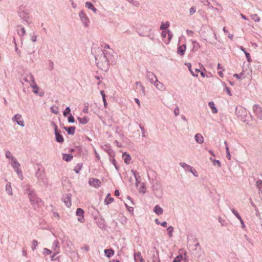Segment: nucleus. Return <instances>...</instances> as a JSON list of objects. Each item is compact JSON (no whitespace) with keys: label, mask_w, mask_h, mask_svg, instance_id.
I'll return each mask as SVG.
<instances>
[{"label":"nucleus","mask_w":262,"mask_h":262,"mask_svg":"<svg viewBox=\"0 0 262 262\" xmlns=\"http://www.w3.org/2000/svg\"><path fill=\"white\" fill-rule=\"evenodd\" d=\"M231 211L238 219H241V216L239 215L237 211H236L234 208H232Z\"/></svg>","instance_id":"obj_49"},{"label":"nucleus","mask_w":262,"mask_h":262,"mask_svg":"<svg viewBox=\"0 0 262 262\" xmlns=\"http://www.w3.org/2000/svg\"><path fill=\"white\" fill-rule=\"evenodd\" d=\"M226 154H227V158L228 160H230L231 158V156L230 154V152H229V147L228 146H227L226 147Z\"/></svg>","instance_id":"obj_50"},{"label":"nucleus","mask_w":262,"mask_h":262,"mask_svg":"<svg viewBox=\"0 0 262 262\" xmlns=\"http://www.w3.org/2000/svg\"><path fill=\"white\" fill-rule=\"evenodd\" d=\"M122 158L126 164H129L132 159L130 155L126 154V152H124L122 154Z\"/></svg>","instance_id":"obj_18"},{"label":"nucleus","mask_w":262,"mask_h":262,"mask_svg":"<svg viewBox=\"0 0 262 262\" xmlns=\"http://www.w3.org/2000/svg\"><path fill=\"white\" fill-rule=\"evenodd\" d=\"M132 172L133 173V175L136 179V182H139V180H138V178H140V177L139 176L138 177H137V174H136V173L135 171L134 170H132Z\"/></svg>","instance_id":"obj_60"},{"label":"nucleus","mask_w":262,"mask_h":262,"mask_svg":"<svg viewBox=\"0 0 262 262\" xmlns=\"http://www.w3.org/2000/svg\"><path fill=\"white\" fill-rule=\"evenodd\" d=\"M255 186L259 191L262 193V180L260 179L257 180L255 183Z\"/></svg>","instance_id":"obj_29"},{"label":"nucleus","mask_w":262,"mask_h":262,"mask_svg":"<svg viewBox=\"0 0 262 262\" xmlns=\"http://www.w3.org/2000/svg\"><path fill=\"white\" fill-rule=\"evenodd\" d=\"M179 164L181 166V167H182L183 168H184L186 171L189 172V171L191 170V168H192V167L187 164L186 163H185L184 162H180L179 163Z\"/></svg>","instance_id":"obj_21"},{"label":"nucleus","mask_w":262,"mask_h":262,"mask_svg":"<svg viewBox=\"0 0 262 262\" xmlns=\"http://www.w3.org/2000/svg\"><path fill=\"white\" fill-rule=\"evenodd\" d=\"M78 16L83 27L85 28L89 27L90 24V19L85 11L83 10H81L78 13Z\"/></svg>","instance_id":"obj_2"},{"label":"nucleus","mask_w":262,"mask_h":262,"mask_svg":"<svg viewBox=\"0 0 262 262\" xmlns=\"http://www.w3.org/2000/svg\"><path fill=\"white\" fill-rule=\"evenodd\" d=\"M64 129L67 132L69 135H73L75 132V127L71 126L69 127H64Z\"/></svg>","instance_id":"obj_26"},{"label":"nucleus","mask_w":262,"mask_h":262,"mask_svg":"<svg viewBox=\"0 0 262 262\" xmlns=\"http://www.w3.org/2000/svg\"><path fill=\"white\" fill-rule=\"evenodd\" d=\"M22 80L23 84H24L23 81L27 82L29 85L35 81L33 75L30 73L25 74L23 76Z\"/></svg>","instance_id":"obj_6"},{"label":"nucleus","mask_w":262,"mask_h":262,"mask_svg":"<svg viewBox=\"0 0 262 262\" xmlns=\"http://www.w3.org/2000/svg\"><path fill=\"white\" fill-rule=\"evenodd\" d=\"M250 17L255 22H259L260 20V17L256 14L250 15Z\"/></svg>","instance_id":"obj_39"},{"label":"nucleus","mask_w":262,"mask_h":262,"mask_svg":"<svg viewBox=\"0 0 262 262\" xmlns=\"http://www.w3.org/2000/svg\"><path fill=\"white\" fill-rule=\"evenodd\" d=\"M69 1L71 3L72 8L73 9H76L77 6V4L74 2V0H70Z\"/></svg>","instance_id":"obj_58"},{"label":"nucleus","mask_w":262,"mask_h":262,"mask_svg":"<svg viewBox=\"0 0 262 262\" xmlns=\"http://www.w3.org/2000/svg\"><path fill=\"white\" fill-rule=\"evenodd\" d=\"M28 195L32 205L35 206L40 202V199L33 190L29 189Z\"/></svg>","instance_id":"obj_5"},{"label":"nucleus","mask_w":262,"mask_h":262,"mask_svg":"<svg viewBox=\"0 0 262 262\" xmlns=\"http://www.w3.org/2000/svg\"><path fill=\"white\" fill-rule=\"evenodd\" d=\"M138 259L140 262H145L144 259L141 255L140 252H136L134 253V260L135 262H138Z\"/></svg>","instance_id":"obj_15"},{"label":"nucleus","mask_w":262,"mask_h":262,"mask_svg":"<svg viewBox=\"0 0 262 262\" xmlns=\"http://www.w3.org/2000/svg\"><path fill=\"white\" fill-rule=\"evenodd\" d=\"M182 257V255L180 254L174 258V259L173 260V262H181Z\"/></svg>","instance_id":"obj_46"},{"label":"nucleus","mask_w":262,"mask_h":262,"mask_svg":"<svg viewBox=\"0 0 262 262\" xmlns=\"http://www.w3.org/2000/svg\"><path fill=\"white\" fill-rule=\"evenodd\" d=\"M82 164L81 163H78L76 165L74 168V171L76 173H78L81 170Z\"/></svg>","instance_id":"obj_38"},{"label":"nucleus","mask_w":262,"mask_h":262,"mask_svg":"<svg viewBox=\"0 0 262 262\" xmlns=\"http://www.w3.org/2000/svg\"><path fill=\"white\" fill-rule=\"evenodd\" d=\"M18 15L24 25L30 26L32 23L29 13L26 11H20L19 12Z\"/></svg>","instance_id":"obj_3"},{"label":"nucleus","mask_w":262,"mask_h":262,"mask_svg":"<svg viewBox=\"0 0 262 262\" xmlns=\"http://www.w3.org/2000/svg\"><path fill=\"white\" fill-rule=\"evenodd\" d=\"M30 86L32 88V91L34 94L38 95L40 97H42L44 95V92L42 91H39V88L35 81L31 83L30 84Z\"/></svg>","instance_id":"obj_8"},{"label":"nucleus","mask_w":262,"mask_h":262,"mask_svg":"<svg viewBox=\"0 0 262 262\" xmlns=\"http://www.w3.org/2000/svg\"><path fill=\"white\" fill-rule=\"evenodd\" d=\"M154 212L158 215L163 214V210L159 205H156L154 208Z\"/></svg>","instance_id":"obj_20"},{"label":"nucleus","mask_w":262,"mask_h":262,"mask_svg":"<svg viewBox=\"0 0 262 262\" xmlns=\"http://www.w3.org/2000/svg\"><path fill=\"white\" fill-rule=\"evenodd\" d=\"M169 30H164L162 32V36L163 37V38H165L167 37V36L168 35V34L169 33Z\"/></svg>","instance_id":"obj_53"},{"label":"nucleus","mask_w":262,"mask_h":262,"mask_svg":"<svg viewBox=\"0 0 262 262\" xmlns=\"http://www.w3.org/2000/svg\"><path fill=\"white\" fill-rule=\"evenodd\" d=\"M17 33L20 36H23L26 34V30L25 28L23 27H21L20 29L17 30Z\"/></svg>","instance_id":"obj_43"},{"label":"nucleus","mask_w":262,"mask_h":262,"mask_svg":"<svg viewBox=\"0 0 262 262\" xmlns=\"http://www.w3.org/2000/svg\"><path fill=\"white\" fill-rule=\"evenodd\" d=\"M194 139L195 142L199 144H202L204 140L203 136L200 133L195 134Z\"/></svg>","instance_id":"obj_16"},{"label":"nucleus","mask_w":262,"mask_h":262,"mask_svg":"<svg viewBox=\"0 0 262 262\" xmlns=\"http://www.w3.org/2000/svg\"><path fill=\"white\" fill-rule=\"evenodd\" d=\"M114 201V199L110 196V193H108L104 200V203L106 205H108Z\"/></svg>","instance_id":"obj_27"},{"label":"nucleus","mask_w":262,"mask_h":262,"mask_svg":"<svg viewBox=\"0 0 262 262\" xmlns=\"http://www.w3.org/2000/svg\"><path fill=\"white\" fill-rule=\"evenodd\" d=\"M242 75H243V73H241V74H234L233 75V76H234V77H236V78H237V79H241V77H242Z\"/></svg>","instance_id":"obj_63"},{"label":"nucleus","mask_w":262,"mask_h":262,"mask_svg":"<svg viewBox=\"0 0 262 262\" xmlns=\"http://www.w3.org/2000/svg\"><path fill=\"white\" fill-rule=\"evenodd\" d=\"M209 106L212 109V112L213 114H215L217 112V110L215 106V104L213 101L209 102L208 103Z\"/></svg>","instance_id":"obj_31"},{"label":"nucleus","mask_w":262,"mask_h":262,"mask_svg":"<svg viewBox=\"0 0 262 262\" xmlns=\"http://www.w3.org/2000/svg\"><path fill=\"white\" fill-rule=\"evenodd\" d=\"M52 248L54 251L58 250L60 248L59 245V241L57 239H55L52 243Z\"/></svg>","instance_id":"obj_23"},{"label":"nucleus","mask_w":262,"mask_h":262,"mask_svg":"<svg viewBox=\"0 0 262 262\" xmlns=\"http://www.w3.org/2000/svg\"><path fill=\"white\" fill-rule=\"evenodd\" d=\"M50 110L51 113L54 114H57V113H58V108L57 106H52L50 107Z\"/></svg>","instance_id":"obj_44"},{"label":"nucleus","mask_w":262,"mask_h":262,"mask_svg":"<svg viewBox=\"0 0 262 262\" xmlns=\"http://www.w3.org/2000/svg\"><path fill=\"white\" fill-rule=\"evenodd\" d=\"M170 24L168 21L162 22L160 29L161 30H165L169 27Z\"/></svg>","instance_id":"obj_35"},{"label":"nucleus","mask_w":262,"mask_h":262,"mask_svg":"<svg viewBox=\"0 0 262 262\" xmlns=\"http://www.w3.org/2000/svg\"><path fill=\"white\" fill-rule=\"evenodd\" d=\"M153 84L159 91H163L165 90V85L163 83L159 81L158 80H157Z\"/></svg>","instance_id":"obj_13"},{"label":"nucleus","mask_w":262,"mask_h":262,"mask_svg":"<svg viewBox=\"0 0 262 262\" xmlns=\"http://www.w3.org/2000/svg\"><path fill=\"white\" fill-rule=\"evenodd\" d=\"M152 261L160 262V260L159 257V253L158 251L156 252V253L153 254Z\"/></svg>","instance_id":"obj_37"},{"label":"nucleus","mask_w":262,"mask_h":262,"mask_svg":"<svg viewBox=\"0 0 262 262\" xmlns=\"http://www.w3.org/2000/svg\"><path fill=\"white\" fill-rule=\"evenodd\" d=\"M189 172H190L191 173H192V174L195 177H198V172L197 171L193 168V167L191 168V171H189Z\"/></svg>","instance_id":"obj_56"},{"label":"nucleus","mask_w":262,"mask_h":262,"mask_svg":"<svg viewBox=\"0 0 262 262\" xmlns=\"http://www.w3.org/2000/svg\"><path fill=\"white\" fill-rule=\"evenodd\" d=\"M76 214L79 216L78 217V221L80 223H83L84 221V211L81 208H78L76 210Z\"/></svg>","instance_id":"obj_12"},{"label":"nucleus","mask_w":262,"mask_h":262,"mask_svg":"<svg viewBox=\"0 0 262 262\" xmlns=\"http://www.w3.org/2000/svg\"><path fill=\"white\" fill-rule=\"evenodd\" d=\"M12 120L14 122H16L17 124L21 127L25 126V123L22 116L20 114H15L12 118Z\"/></svg>","instance_id":"obj_7"},{"label":"nucleus","mask_w":262,"mask_h":262,"mask_svg":"<svg viewBox=\"0 0 262 262\" xmlns=\"http://www.w3.org/2000/svg\"><path fill=\"white\" fill-rule=\"evenodd\" d=\"M63 202L67 207H71L72 204H71V199L70 196H69V195L66 196L63 198Z\"/></svg>","instance_id":"obj_22"},{"label":"nucleus","mask_w":262,"mask_h":262,"mask_svg":"<svg viewBox=\"0 0 262 262\" xmlns=\"http://www.w3.org/2000/svg\"><path fill=\"white\" fill-rule=\"evenodd\" d=\"M185 65H186L190 72L191 74L194 77H198V74H195L194 72L191 69V65L190 63H186Z\"/></svg>","instance_id":"obj_41"},{"label":"nucleus","mask_w":262,"mask_h":262,"mask_svg":"<svg viewBox=\"0 0 262 262\" xmlns=\"http://www.w3.org/2000/svg\"><path fill=\"white\" fill-rule=\"evenodd\" d=\"M145 76L148 81L152 84L158 80L155 74L150 71L146 72Z\"/></svg>","instance_id":"obj_9"},{"label":"nucleus","mask_w":262,"mask_h":262,"mask_svg":"<svg viewBox=\"0 0 262 262\" xmlns=\"http://www.w3.org/2000/svg\"><path fill=\"white\" fill-rule=\"evenodd\" d=\"M212 164L213 166H217L219 167L221 166V163L218 160H214V161H213Z\"/></svg>","instance_id":"obj_47"},{"label":"nucleus","mask_w":262,"mask_h":262,"mask_svg":"<svg viewBox=\"0 0 262 262\" xmlns=\"http://www.w3.org/2000/svg\"><path fill=\"white\" fill-rule=\"evenodd\" d=\"M92 53L94 54L97 67L102 71H107L110 67L109 59L111 55L106 50H103L100 48H94Z\"/></svg>","instance_id":"obj_1"},{"label":"nucleus","mask_w":262,"mask_h":262,"mask_svg":"<svg viewBox=\"0 0 262 262\" xmlns=\"http://www.w3.org/2000/svg\"><path fill=\"white\" fill-rule=\"evenodd\" d=\"M196 11V8L195 7L192 6L189 9V13L190 15L194 14Z\"/></svg>","instance_id":"obj_55"},{"label":"nucleus","mask_w":262,"mask_h":262,"mask_svg":"<svg viewBox=\"0 0 262 262\" xmlns=\"http://www.w3.org/2000/svg\"><path fill=\"white\" fill-rule=\"evenodd\" d=\"M78 120L80 123L85 124L88 122L89 119L88 117L84 116L83 117H78Z\"/></svg>","instance_id":"obj_25"},{"label":"nucleus","mask_w":262,"mask_h":262,"mask_svg":"<svg viewBox=\"0 0 262 262\" xmlns=\"http://www.w3.org/2000/svg\"><path fill=\"white\" fill-rule=\"evenodd\" d=\"M253 110L257 116L260 119H262V108L257 104H255L253 106Z\"/></svg>","instance_id":"obj_10"},{"label":"nucleus","mask_w":262,"mask_h":262,"mask_svg":"<svg viewBox=\"0 0 262 262\" xmlns=\"http://www.w3.org/2000/svg\"><path fill=\"white\" fill-rule=\"evenodd\" d=\"M136 84L137 85H139L140 86V88L141 89V90H142V91L144 93L145 92V88L144 87V86L141 84V83L139 81H137L136 82Z\"/></svg>","instance_id":"obj_54"},{"label":"nucleus","mask_w":262,"mask_h":262,"mask_svg":"<svg viewBox=\"0 0 262 262\" xmlns=\"http://www.w3.org/2000/svg\"><path fill=\"white\" fill-rule=\"evenodd\" d=\"M11 164L13 169L18 168L20 166V164L16 158H14L11 161Z\"/></svg>","instance_id":"obj_28"},{"label":"nucleus","mask_w":262,"mask_h":262,"mask_svg":"<svg viewBox=\"0 0 262 262\" xmlns=\"http://www.w3.org/2000/svg\"><path fill=\"white\" fill-rule=\"evenodd\" d=\"M75 120L74 117L72 116V115L71 114L70 116L68 118V122L70 123H73L74 122Z\"/></svg>","instance_id":"obj_59"},{"label":"nucleus","mask_w":262,"mask_h":262,"mask_svg":"<svg viewBox=\"0 0 262 262\" xmlns=\"http://www.w3.org/2000/svg\"><path fill=\"white\" fill-rule=\"evenodd\" d=\"M6 191L9 195H13V191L11 187V184L10 182H8L5 186Z\"/></svg>","instance_id":"obj_17"},{"label":"nucleus","mask_w":262,"mask_h":262,"mask_svg":"<svg viewBox=\"0 0 262 262\" xmlns=\"http://www.w3.org/2000/svg\"><path fill=\"white\" fill-rule=\"evenodd\" d=\"M212 1L214 2V5L215 6L219 7V8H222V5H221V4L219 3L218 2L215 1V0H212Z\"/></svg>","instance_id":"obj_62"},{"label":"nucleus","mask_w":262,"mask_h":262,"mask_svg":"<svg viewBox=\"0 0 262 262\" xmlns=\"http://www.w3.org/2000/svg\"><path fill=\"white\" fill-rule=\"evenodd\" d=\"M173 228L172 226H169L167 228V231L168 232V234L169 237H172V232H173Z\"/></svg>","instance_id":"obj_42"},{"label":"nucleus","mask_w":262,"mask_h":262,"mask_svg":"<svg viewBox=\"0 0 262 262\" xmlns=\"http://www.w3.org/2000/svg\"><path fill=\"white\" fill-rule=\"evenodd\" d=\"M52 251L50 249L45 248L43 249V254L45 255H49L51 253Z\"/></svg>","instance_id":"obj_51"},{"label":"nucleus","mask_w":262,"mask_h":262,"mask_svg":"<svg viewBox=\"0 0 262 262\" xmlns=\"http://www.w3.org/2000/svg\"><path fill=\"white\" fill-rule=\"evenodd\" d=\"M62 159L66 161L69 162L72 160L73 156L70 154H63Z\"/></svg>","instance_id":"obj_32"},{"label":"nucleus","mask_w":262,"mask_h":262,"mask_svg":"<svg viewBox=\"0 0 262 262\" xmlns=\"http://www.w3.org/2000/svg\"><path fill=\"white\" fill-rule=\"evenodd\" d=\"M186 49V45L184 44L182 46H180L178 48L177 53L181 56H183L185 54Z\"/></svg>","instance_id":"obj_14"},{"label":"nucleus","mask_w":262,"mask_h":262,"mask_svg":"<svg viewBox=\"0 0 262 262\" xmlns=\"http://www.w3.org/2000/svg\"><path fill=\"white\" fill-rule=\"evenodd\" d=\"M32 249L33 250H34L36 248V247L38 245V242L36 240L33 239L32 241Z\"/></svg>","instance_id":"obj_45"},{"label":"nucleus","mask_w":262,"mask_h":262,"mask_svg":"<svg viewBox=\"0 0 262 262\" xmlns=\"http://www.w3.org/2000/svg\"><path fill=\"white\" fill-rule=\"evenodd\" d=\"M192 43L193 45V50L194 51H197L200 48V44L195 40H192Z\"/></svg>","instance_id":"obj_36"},{"label":"nucleus","mask_w":262,"mask_h":262,"mask_svg":"<svg viewBox=\"0 0 262 262\" xmlns=\"http://www.w3.org/2000/svg\"><path fill=\"white\" fill-rule=\"evenodd\" d=\"M104 253L107 257H111L114 255V251L112 249H105L104 250Z\"/></svg>","instance_id":"obj_33"},{"label":"nucleus","mask_w":262,"mask_h":262,"mask_svg":"<svg viewBox=\"0 0 262 262\" xmlns=\"http://www.w3.org/2000/svg\"><path fill=\"white\" fill-rule=\"evenodd\" d=\"M85 6L88 9L91 10L94 13H96L97 11V9L94 6V5L91 3L89 2H86L85 3Z\"/></svg>","instance_id":"obj_19"},{"label":"nucleus","mask_w":262,"mask_h":262,"mask_svg":"<svg viewBox=\"0 0 262 262\" xmlns=\"http://www.w3.org/2000/svg\"><path fill=\"white\" fill-rule=\"evenodd\" d=\"M31 40L33 41V42H35L37 40V36L35 34H34L33 35H32L31 37Z\"/></svg>","instance_id":"obj_64"},{"label":"nucleus","mask_w":262,"mask_h":262,"mask_svg":"<svg viewBox=\"0 0 262 262\" xmlns=\"http://www.w3.org/2000/svg\"><path fill=\"white\" fill-rule=\"evenodd\" d=\"M6 157L10 160L11 161L15 158L12 156L11 152L9 150H7L5 153Z\"/></svg>","instance_id":"obj_40"},{"label":"nucleus","mask_w":262,"mask_h":262,"mask_svg":"<svg viewBox=\"0 0 262 262\" xmlns=\"http://www.w3.org/2000/svg\"><path fill=\"white\" fill-rule=\"evenodd\" d=\"M202 3H203L204 5L207 6L210 9H215L217 11H219V10L216 8H214L213 6L210 5V2L208 1V0H200Z\"/></svg>","instance_id":"obj_24"},{"label":"nucleus","mask_w":262,"mask_h":262,"mask_svg":"<svg viewBox=\"0 0 262 262\" xmlns=\"http://www.w3.org/2000/svg\"><path fill=\"white\" fill-rule=\"evenodd\" d=\"M71 110L69 106L66 108V110L63 112V115L64 116H67V115L70 112Z\"/></svg>","instance_id":"obj_52"},{"label":"nucleus","mask_w":262,"mask_h":262,"mask_svg":"<svg viewBox=\"0 0 262 262\" xmlns=\"http://www.w3.org/2000/svg\"><path fill=\"white\" fill-rule=\"evenodd\" d=\"M173 113L175 116H178L179 115L180 111L178 107H177L174 108Z\"/></svg>","instance_id":"obj_57"},{"label":"nucleus","mask_w":262,"mask_h":262,"mask_svg":"<svg viewBox=\"0 0 262 262\" xmlns=\"http://www.w3.org/2000/svg\"><path fill=\"white\" fill-rule=\"evenodd\" d=\"M89 184L92 187L95 188H98L100 186L101 182L97 179L92 178L89 179Z\"/></svg>","instance_id":"obj_11"},{"label":"nucleus","mask_w":262,"mask_h":262,"mask_svg":"<svg viewBox=\"0 0 262 262\" xmlns=\"http://www.w3.org/2000/svg\"><path fill=\"white\" fill-rule=\"evenodd\" d=\"M14 170L17 173V174H18V176L19 177H23L22 172H21V170L19 169V167L18 168H14Z\"/></svg>","instance_id":"obj_48"},{"label":"nucleus","mask_w":262,"mask_h":262,"mask_svg":"<svg viewBox=\"0 0 262 262\" xmlns=\"http://www.w3.org/2000/svg\"><path fill=\"white\" fill-rule=\"evenodd\" d=\"M55 140L58 143H62L63 142V138L59 133H55Z\"/></svg>","instance_id":"obj_30"},{"label":"nucleus","mask_w":262,"mask_h":262,"mask_svg":"<svg viewBox=\"0 0 262 262\" xmlns=\"http://www.w3.org/2000/svg\"><path fill=\"white\" fill-rule=\"evenodd\" d=\"M240 221V223L241 224V225H242V228L243 229H245V228H246V226L244 224V221L243 220V219H242V217H241V219H238Z\"/></svg>","instance_id":"obj_61"},{"label":"nucleus","mask_w":262,"mask_h":262,"mask_svg":"<svg viewBox=\"0 0 262 262\" xmlns=\"http://www.w3.org/2000/svg\"><path fill=\"white\" fill-rule=\"evenodd\" d=\"M235 113L237 117L242 120H244L247 115L246 109L242 106H236Z\"/></svg>","instance_id":"obj_4"},{"label":"nucleus","mask_w":262,"mask_h":262,"mask_svg":"<svg viewBox=\"0 0 262 262\" xmlns=\"http://www.w3.org/2000/svg\"><path fill=\"white\" fill-rule=\"evenodd\" d=\"M239 49L241 51H242L244 53V54H245V56L246 57V58H247L248 61L250 62L251 61V57H250V54L249 53H248L247 52H246L245 49L243 47L241 46L239 47Z\"/></svg>","instance_id":"obj_34"}]
</instances>
